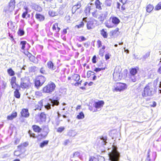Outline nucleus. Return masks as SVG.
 Instances as JSON below:
<instances>
[{"mask_svg":"<svg viewBox=\"0 0 161 161\" xmlns=\"http://www.w3.org/2000/svg\"><path fill=\"white\" fill-rule=\"evenodd\" d=\"M7 72L9 75L11 76H13L15 74L14 72L11 68L8 69Z\"/></svg>","mask_w":161,"mask_h":161,"instance_id":"obj_33","label":"nucleus"},{"mask_svg":"<svg viewBox=\"0 0 161 161\" xmlns=\"http://www.w3.org/2000/svg\"><path fill=\"white\" fill-rule=\"evenodd\" d=\"M49 14L50 16L52 17H54L57 15L58 13L52 10L49 11Z\"/></svg>","mask_w":161,"mask_h":161,"instance_id":"obj_34","label":"nucleus"},{"mask_svg":"<svg viewBox=\"0 0 161 161\" xmlns=\"http://www.w3.org/2000/svg\"><path fill=\"white\" fill-rule=\"evenodd\" d=\"M153 7L151 4L148 5L146 8V11L147 12H151L153 9Z\"/></svg>","mask_w":161,"mask_h":161,"instance_id":"obj_24","label":"nucleus"},{"mask_svg":"<svg viewBox=\"0 0 161 161\" xmlns=\"http://www.w3.org/2000/svg\"><path fill=\"white\" fill-rule=\"evenodd\" d=\"M40 72L43 75H46L47 74L46 71L45 70L44 67H42L40 69Z\"/></svg>","mask_w":161,"mask_h":161,"instance_id":"obj_44","label":"nucleus"},{"mask_svg":"<svg viewBox=\"0 0 161 161\" xmlns=\"http://www.w3.org/2000/svg\"><path fill=\"white\" fill-rule=\"evenodd\" d=\"M29 81L26 78H21L20 86L22 88H26L29 86Z\"/></svg>","mask_w":161,"mask_h":161,"instance_id":"obj_8","label":"nucleus"},{"mask_svg":"<svg viewBox=\"0 0 161 161\" xmlns=\"http://www.w3.org/2000/svg\"><path fill=\"white\" fill-rule=\"evenodd\" d=\"M109 159L111 161H119L120 157L119 153L116 148L114 147L112 152L108 154Z\"/></svg>","mask_w":161,"mask_h":161,"instance_id":"obj_2","label":"nucleus"},{"mask_svg":"<svg viewBox=\"0 0 161 161\" xmlns=\"http://www.w3.org/2000/svg\"><path fill=\"white\" fill-rule=\"evenodd\" d=\"M99 13L100 12L99 11L96 10L92 13V15L94 17L97 18L99 14Z\"/></svg>","mask_w":161,"mask_h":161,"instance_id":"obj_36","label":"nucleus"},{"mask_svg":"<svg viewBox=\"0 0 161 161\" xmlns=\"http://www.w3.org/2000/svg\"><path fill=\"white\" fill-rule=\"evenodd\" d=\"M101 35L103 38H106L108 36V34L106 31H105L104 29H102L100 31Z\"/></svg>","mask_w":161,"mask_h":161,"instance_id":"obj_22","label":"nucleus"},{"mask_svg":"<svg viewBox=\"0 0 161 161\" xmlns=\"http://www.w3.org/2000/svg\"><path fill=\"white\" fill-rule=\"evenodd\" d=\"M150 152V149H149L148 152H147V159L148 161H150L151 159L150 158V154L149 153Z\"/></svg>","mask_w":161,"mask_h":161,"instance_id":"obj_64","label":"nucleus"},{"mask_svg":"<svg viewBox=\"0 0 161 161\" xmlns=\"http://www.w3.org/2000/svg\"><path fill=\"white\" fill-rule=\"evenodd\" d=\"M97 20L92 19L88 22L87 24V27L88 29L89 30L93 28L97 25Z\"/></svg>","mask_w":161,"mask_h":161,"instance_id":"obj_9","label":"nucleus"},{"mask_svg":"<svg viewBox=\"0 0 161 161\" xmlns=\"http://www.w3.org/2000/svg\"><path fill=\"white\" fill-rule=\"evenodd\" d=\"M29 59L30 60L34 63H35L36 62V58L35 57L32 55L29 57Z\"/></svg>","mask_w":161,"mask_h":161,"instance_id":"obj_52","label":"nucleus"},{"mask_svg":"<svg viewBox=\"0 0 161 161\" xmlns=\"http://www.w3.org/2000/svg\"><path fill=\"white\" fill-rule=\"evenodd\" d=\"M111 20L109 19V20L106 21L105 23L106 26L108 28H111L114 26V25L112 22H111Z\"/></svg>","mask_w":161,"mask_h":161,"instance_id":"obj_20","label":"nucleus"},{"mask_svg":"<svg viewBox=\"0 0 161 161\" xmlns=\"http://www.w3.org/2000/svg\"><path fill=\"white\" fill-rule=\"evenodd\" d=\"M96 55H94L92 58V61L93 63L95 64L96 63Z\"/></svg>","mask_w":161,"mask_h":161,"instance_id":"obj_58","label":"nucleus"},{"mask_svg":"<svg viewBox=\"0 0 161 161\" xmlns=\"http://www.w3.org/2000/svg\"><path fill=\"white\" fill-rule=\"evenodd\" d=\"M100 3L99 0H97L95 2V5L96 6L97 8L99 9H101V7L100 5Z\"/></svg>","mask_w":161,"mask_h":161,"instance_id":"obj_42","label":"nucleus"},{"mask_svg":"<svg viewBox=\"0 0 161 161\" xmlns=\"http://www.w3.org/2000/svg\"><path fill=\"white\" fill-rule=\"evenodd\" d=\"M59 99L58 97H54L53 99H49L48 102L46 105H45L46 108L49 109L51 108V106L54 107L55 105L58 106L59 104Z\"/></svg>","mask_w":161,"mask_h":161,"instance_id":"obj_3","label":"nucleus"},{"mask_svg":"<svg viewBox=\"0 0 161 161\" xmlns=\"http://www.w3.org/2000/svg\"><path fill=\"white\" fill-rule=\"evenodd\" d=\"M56 87L55 84L50 81L43 88V91L45 93H51L53 91Z\"/></svg>","mask_w":161,"mask_h":161,"instance_id":"obj_4","label":"nucleus"},{"mask_svg":"<svg viewBox=\"0 0 161 161\" xmlns=\"http://www.w3.org/2000/svg\"><path fill=\"white\" fill-rule=\"evenodd\" d=\"M17 33L19 35L21 36L24 34L25 32L24 30L21 29H19Z\"/></svg>","mask_w":161,"mask_h":161,"instance_id":"obj_41","label":"nucleus"},{"mask_svg":"<svg viewBox=\"0 0 161 161\" xmlns=\"http://www.w3.org/2000/svg\"><path fill=\"white\" fill-rule=\"evenodd\" d=\"M113 77L114 80L115 81L119 80L121 79L120 73L119 72H117L116 69H115L114 70V73L113 74Z\"/></svg>","mask_w":161,"mask_h":161,"instance_id":"obj_10","label":"nucleus"},{"mask_svg":"<svg viewBox=\"0 0 161 161\" xmlns=\"http://www.w3.org/2000/svg\"><path fill=\"white\" fill-rule=\"evenodd\" d=\"M64 129V127L63 126H61L59 127L57 130V132L61 133L63 131Z\"/></svg>","mask_w":161,"mask_h":161,"instance_id":"obj_53","label":"nucleus"},{"mask_svg":"<svg viewBox=\"0 0 161 161\" xmlns=\"http://www.w3.org/2000/svg\"><path fill=\"white\" fill-rule=\"evenodd\" d=\"M21 114L22 116L25 118H27L29 117L30 114L27 109L23 108L21 112Z\"/></svg>","mask_w":161,"mask_h":161,"instance_id":"obj_11","label":"nucleus"},{"mask_svg":"<svg viewBox=\"0 0 161 161\" xmlns=\"http://www.w3.org/2000/svg\"><path fill=\"white\" fill-rule=\"evenodd\" d=\"M137 71L136 68H132L130 71V75H136L137 74Z\"/></svg>","mask_w":161,"mask_h":161,"instance_id":"obj_32","label":"nucleus"},{"mask_svg":"<svg viewBox=\"0 0 161 161\" xmlns=\"http://www.w3.org/2000/svg\"><path fill=\"white\" fill-rule=\"evenodd\" d=\"M110 20H111L113 24L115 25H118L120 21L119 19L116 17H111L110 18Z\"/></svg>","mask_w":161,"mask_h":161,"instance_id":"obj_14","label":"nucleus"},{"mask_svg":"<svg viewBox=\"0 0 161 161\" xmlns=\"http://www.w3.org/2000/svg\"><path fill=\"white\" fill-rule=\"evenodd\" d=\"M38 79L41 82V84H43L46 80V78L43 75L39 76Z\"/></svg>","mask_w":161,"mask_h":161,"instance_id":"obj_28","label":"nucleus"},{"mask_svg":"<svg viewBox=\"0 0 161 161\" xmlns=\"http://www.w3.org/2000/svg\"><path fill=\"white\" fill-rule=\"evenodd\" d=\"M34 7V9L35 10L39 12L42 11V8L40 6L37 5H35Z\"/></svg>","mask_w":161,"mask_h":161,"instance_id":"obj_35","label":"nucleus"},{"mask_svg":"<svg viewBox=\"0 0 161 161\" xmlns=\"http://www.w3.org/2000/svg\"><path fill=\"white\" fill-rule=\"evenodd\" d=\"M16 78L15 77H13L12 78L11 81V84L12 88H14L15 87L16 84L15 83Z\"/></svg>","mask_w":161,"mask_h":161,"instance_id":"obj_21","label":"nucleus"},{"mask_svg":"<svg viewBox=\"0 0 161 161\" xmlns=\"http://www.w3.org/2000/svg\"><path fill=\"white\" fill-rule=\"evenodd\" d=\"M104 103L103 101H100L95 102V107L97 108H101L103 107Z\"/></svg>","mask_w":161,"mask_h":161,"instance_id":"obj_16","label":"nucleus"},{"mask_svg":"<svg viewBox=\"0 0 161 161\" xmlns=\"http://www.w3.org/2000/svg\"><path fill=\"white\" fill-rule=\"evenodd\" d=\"M86 19L87 18H84L83 19V21L81 22L80 24L79 25H76L75 26V27H77L78 29L83 28L84 26V23L83 22V21H84L85 22H87L86 20Z\"/></svg>","mask_w":161,"mask_h":161,"instance_id":"obj_19","label":"nucleus"},{"mask_svg":"<svg viewBox=\"0 0 161 161\" xmlns=\"http://www.w3.org/2000/svg\"><path fill=\"white\" fill-rule=\"evenodd\" d=\"M119 30V29L118 28H117L115 30L112 31L111 32V33L112 36H114V35Z\"/></svg>","mask_w":161,"mask_h":161,"instance_id":"obj_47","label":"nucleus"},{"mask_svg":"<svg viewBox=\"0 0 161 161\" xmlns=\"http://www.w3.org/2000/svg\"><path fill=\"white\" fill-rule=\"evenodd\" d=\"M91 6L88 5L86 7L85 10V12L86 16H89L90 13Z\"/></svg>","mask_w":161,"mask_h":161,"instance_id":"obj_26","label":"nucleus"},{"mask_svg":"<svg viewBox=\"0 0 161 161\" xmlns=\"http://www.w3.org/2000/svg\"><path fill=\"white\" fill-rule=\"evenodd\" d=\"M20 44L22 46L21 49L24 50L25 47V45L26 44V41H22L20 42Z\"/></svg>","mask_w":161,"mask_h":161,"instance_id":"obj_43","label":"nucleus"},{"mask_svg":"<svg viewBox=\"0 0 161 161\" xmlns=\"http://www.w3.org/2000/svg\"><path fill=\"white\" fill-rule=\"evenodd\" d=\"M80 40H79V41L80 42H82L83 41H85L86 40V39L85 37H84V36H80L79 37Z\"/></svg>","mask_w":161,"mask_h":161,"instance_id":"obj_55","label":"nucleus"},{"mask_svg":"<svg viewBox=\"0 0 161 161\" xmlns=\"http://www.w3.org/2000/svg\"><path fill=\"white\" fill-rule=\"evenodd\" d=\"M49 132V130L48 126L47 125L43 126L42 130V135L45 136H47Z\"/></svg>","mask_w":161,"mask_h":161,"instance_id":"obj_15","label":"nucleus"},{"mask_svg":"<svg viewBox=\"0 0 161 161\" xmlns=\"http://www.w3.org/2000/svg\"><path fill=\"white\" fill-rule=\"evenodd\" d=\"M155 9L156 10H158L161 9V2H159L156 6Z\"/></svg>","mask_w":161,"mask_h":161,"instance_id":"obj_50","label":"nucleus"},{"mask_svg":"<svg viewBox=\"0 0 161 161\" xmlns=\"http://www.w3.org/2000/svg\"><path fill=\"white\" fill-rule=\"evenodd\" d=\"M28 133L29 134L30 136L31 137H35V134L34 133H33L31 131L29 130L28 131Z\"/></svg>","mask_w":161,"mask_h":161,"instance_id":"obj_60","label":"nucleus"},{"mask_svg":"<svg viewBox=\"0 0 161 161\" xmlns=\"http://www.w3.org/2000/svg\"><path fill=\"white\" fill-rule=\"evenodd\" d=\"M76 134V132L73 130H70L68 133V135L70 136L74 137Z\"/></svg>","mask_w":161,"mask_h":161,"instance_id":"obj_40","label":"nucleus"},{"mask_svg":"<svg viewBox=\"0 0 161 161\" xmlns=\"http://www.w3.org/2000/svg\"><path fill=\"white\" fill-rule=\"evenodd\" d=\"M110 55L109 53L106 54L105 55V58L106 60H107L110 58Z\"/></svg>","mask_w":161,"mask_h":161,"instance_id":"obj_63","label":"nucleus"},{"mask_svg":"<svg viewBox=\"0 0 161 161\" xmlns=\"http://www.w3.org/2000/svg\"><path fill=\"white\" fill-rule=\"evenodd\" d=\"M104 158L102 156H99L98 157V161H105Z\"/></svg>","mask_w":161,"mask_h":161,"instance_id":"obj_54","label":"nucleus"},{"mask_svg":"<svg viewBox=\"0 0 161 161\" xmlns=\"http://www.w3.org/2000/svg\"><path fill=\"white\" fill-rule=\"evenodd\" d=\"M15 0H10L8 5L4 8V11L7 14L12 12L15 7Z\"/></svg>","mask_w":161,"mask_h":161,"instance_id":"obj_5","label":"nucleus"},{"mask_svg":"<svg viewBox=\"0 0 161 161\" xmlns=\"http://www.w3.org/2000/svg\"><path fill=\"white\" fill-rule=\"evenodd\" d=\"M81 7V3L80 2H78L76 5H74L73 8V9L75 10L76 9V10L80 8Z\"/></svg>","mask_w":161,"mask_h":161,"instance_id":"obj_29","label":"nucleus"},{"mask_svg":"<svg viewBox=\"0 0 161 161\" xmlns=\"http://www.w3.org/2000/svg\"><path fill=\"white\" fill-rule=\"evenodd\" d=\"M92 72L91 71H88L87 72V78H89L91 75H92Z\"/></svg>","mask_w":161,"mask_h":161,"instance_id":"obj_59","label":"nucleus"},{"mask_svg":"<svg viewBox=\"0 0 161 161\" xmlns=\"http://www.w3.org/2000/svg\"><path fill=\"white\" fill-rule=\"evenodd\" d=\"M98 17V19L100 21H103L106 18V15L105 14H99Z\"/></svg>","mask_w":161,"mask_h":161,"instance_id":"obj_27","label":"nucleus"},{"mask_svg":"<svg viewBox=\"0 0 161 161\" xmlns=\"http://www.w3.org/2000/svg\"><path fill=\"white\" fill-rule=\"evenodd\" d=\"M35 94L36 97H39L42 96V92L39 91H37L35 92Z\"/></svg>","mask_w":161,"mask_h":161,"instance_id":"obj_48","label":"nucleus"},{"mask_svg":"<svg viewBox=\"0 0 161 161\" xmlns=\"http://www.w3.org/2000/svg\"><path fill=\"white\" fill-rule=\"evenodd\" d=\"M14 96L17 98H19L20 97V94L19 91L17 89H16L14 92Z\"/></svg>","mask_w":161,"mask_h":161,"instance_id":"obj_31","label":"nucleus"},{"mask_svg":"<svg viewBox=\"0 0 161 161\" xmlns=\"http://www.w3.org/2000/svg\"><path fill=\"white\" fill-rule=\"evenodd\" d=\"M150 54V53L149 52H147V53H146L143 56V59H146L149 56Z\"/></svg>","mask_w":161,"mask_h":161,"instance_id":"obj_49","label":"nucleus"},{"mask_svg":"<svg viewBox=\"0 0 161 161\" xmlns=\"http://www.w3.org/2000/svg\"><path fill=\"white\" fill-rule=\"evenodd\" d=\"M72 79L75 81H78L80 79V76L78 74H74L72 76Z\"/></svg>","mask_w":161,"mask_h":161,"instance_id":"obj_25","label":"nucleus"},{"mask_svg":"<svg viewBox=\"0 0 161 161\" xmlns=\"http://www.w3.org/2000/svg\"><path fill=\"white\" fill-rule=\"evenodd\" d=\"M42 84H41V82L39 80H37L35 82V86H36L38 87L41 86Z\"/></svg>","mask_w":161,"mask_h":161,"instance_id":"obj_46","label":"nucleus"},{"mask_svg":"<svg viewBox=\"0 0 161 161\" xmlns=\"http://www.w3.org/2000/svg\"><path fill=\"white\" fill-rule=\"evenodd\" d=\"M130 77L132 82H135L136 81L137 77L136 76V75H130Z\"/></svg>","mask_w":161,"mask_h":161,"instance_id":"obj_39","label":"nucleus"},{"mask_svg":"<svg viewBox=\"0 0 161 161\" xmlns=\"http://www.w3.org/2000/svg\"><path fill=\"white\" fill-rule=\"evenodd\" d=\"M97 42L98 45V47H100L102 46V42L100 40H98L97 41Z\"/></svg>","mask_w":161,"mask_h":161,"instance_id":"obj_61","label":"nucleus"},{"mask_svg":"<svg viewBox=\"0 0 161 161\" xmlns=\"http://www.w3.org/2000/svg\"><path fill=\"white\" fill-rule=\"evenodd\" d=\"M32 128L34 131L37 133H39L41 132L42 130V128H41L39 126L36 125H32Z\"/></svg>","mask_w":161,"mask_h":161,"instance_id":"obj_18","label":"nucleus"},{"mask_svg":"<svg viewBox=\"0 0 161 161\" xmlns=\"http://www.w3.org/2000/svg\"><path fill=\"white\" fill-rule=\"evenodd\" d=\"M156 92V88L154 84L152 82L149 83L144 88L142 92L141 95L143 97L151 96Z\"/></svg>","mask_w":161,"mask_h":161,"instance_id":"obj_1","label":"nucleus"},{"mask_svg":"<svg viewBox=\"0 0 161 161\" xmlns=\"http://www.w3.org/2000/svg\"><path fill=\"white\" fill-rule=\"evenodd\" d=\"M119 1L123 4L121 8L123 9V10H124L125 9V7H124V5L125 4L128 3V0H119Z\"/></svg>","mask_w":161,"mask_h":161,"instance_id":"obj_38","label":"nucleus"},{"mask_svg":"<svg viewBox=\"0 0 161 161\" xmlns=\"http://www.w3.org/2000/svg\"><path fill=\"white\" fill-rule=\"evenodd\" d=\"M83 155L84 154L82 151H77L74 153L73 157H78L80 159H82Z\"/></svg>","mask_w":161,"mask_h":161,"instance_id":"obj_12","label":"nucleus"},{"mask_svg":"<svg viewBox=\"0 0 161 161\" xmlns=\"http://www.w3.org/2000/svg\"><path fill=\"white\" fill-rule=\"evenodd\" d=\"M35 17L37 20L40 22L43 21L45 19L44 16L39 13H36Z\"/></svg>","mask_w":161,"mask_h":161,"instance_id":"obj_17","label":"nucleus"},{"mask_svg":"<svg viewBox=\"0 0 161 161\" xmlns=\"http://www.w3.org/2000/svg\"><path fill=\"white\" fill-rule=\"evenodd\" d=\"M105 69V68H96L94 69V71L97 72L100 71L102 70H104Z\"/></svg>","mask_w":161,"mask_h":161,"instance_id":"obj_51","label":"nucleus"},{"mask_svg":"<svg viewBox=\"0 0 161 161\" xmlns=\"http://www.w3.org/2000/svg\"><path fill=\"white\" fill-rule=\"evenodd\" d=\"M114 87V91L117 92H120L125 89L127 88V86L126 84L119 82L116 83Z\"/></svg>","mask_w":161,"mask_h":161,"instance_id":"obj_6","label":"nucleus"},{"mask_svg":"<svg viewBox=\"0 0 161 161\" xmlns=\"http://www.w3.org/2000/svg\"><path fill=\"white\" fill-rule=\"evenodd\" d=\"M25 10H26V11L24 12L22 14V17L23 18H25L26 15L28 14V8L27 7H25Z\"/></svg>","mask_w":161,"mask_h":161,"instance_id":"obj_45","label":"nucleus"},{"mask_svg":"<svg viewBox=\"0 0 161 161\" xmlns=\"http://www.w3.org/2000/svg\"><path fill=\"white\" fill-rule=\"evenodd\" d=\"M17 113L16 112L13 113L11 115L8 116L7 119L9 120H12L15 118L17 116Z\"/></svg>","mask_w":161,"mask_h":161,"instance_id":"obj_23","label":"nucleus"},{"mask_svg":"<svg viewBox=\"0 0 161 161\" xmlns=\"http://www.w3.org/2000/svg\"><path fill=\"white\" fill-rule=\"evenodd\" d=\"M107 137H102V138H98L97 141V147H100L101 146H104L106 145Z\"/></svg>","mask_w":161,"mask_h":161,"instance_id":"obj_7","label":"nucleus"},{"mask_svg":"<svg viewBox=\"0 0 161 161\" xmlns=\"http://www.w3.org/2000/svg\"><path fill=\"white\" fill-rule=\"evenodd\" d=\"M89 161H97V159L94 157H91L90 158Z\"/></svg>","mask_w":161,"mask_h":161,"instance_id":"obj_57","label":"nucleus"},{"mask_svg":"<svg viewBox=\"0 0 161 161\" xmlns=\"http://www.w3.org/2000/svg\"><path fill=\"white\" fill-rule=\"evenodd\" d=\"M58 24L57 23H56L53 25L52 28L53 30H56V28L58 27Z\"/></svg>","mask_w":161,"mask_h":161,"instance_id":"obj_62","label":"nucleus"},{"mask_svg":"<svg viewBox=\"0 0 161 161\" xmlns=\"http://www.w3.org/2000/svg\"><path fill=\"white\" fill-rule=\"evenodd\" d=\"M47 66L48 69L52 70H54L56 69V66H54L53 63L51 61L47 62Z\"/></svg>","mask_w":161,"mask_h":161,"instance_id":"obj_13","label":"nucleus"},{"mask_svg":"<svg viewBox=\"0 0 161 161\" xmlns=\"http://www.w3.org/2000/svg\"><path fill=\"white\" fill-rule=\"evenodd\" d=\"M84 118V115L82 112L79 113V114L77 116V118L78 119H83Z\"/></svg>","mask_w":161,"mask_h":161,"instance_id":"obj_37","label":"nucleus"},{"mask_svg":"<svg viewBox=\"0 0 161 161\" xmlns=\"http://www.w3.org/2000/svg\"><path fill=\"white\" fill-rule=\"evenodd\" d=\"M104 52V51L103 50H102V49H100L99 51V55L101 56H103Z\"/></svg>","mask_w":161,"mask_h":161,"instance_id":"obj_56","label":"nucleus"},{"mask_svg":"<svg viewBox=\"0 0 161 161\" xmlns=\"http://www.w3.org/2000/svg\"><path fill=\"white\" fill-rule=\"evenodd\" d=\"M48 141L45 140L41 143L40 146L41 148H43L45 146L47 145L48 143Z\"/></svg>","mask_w":161,"mask_h":161,"instance_id":"obj_30","label":"nucleus"}]
</instances>
